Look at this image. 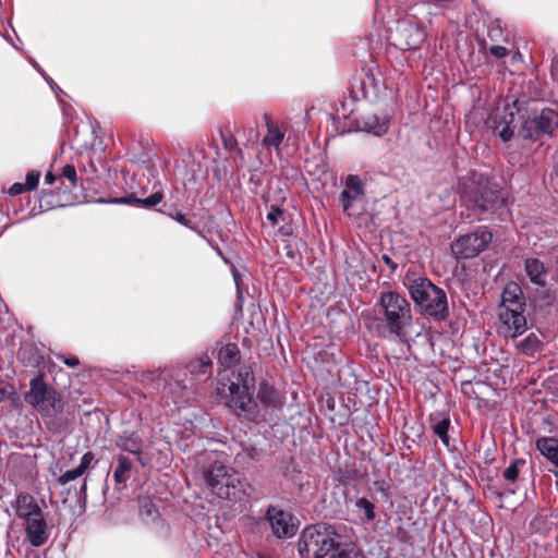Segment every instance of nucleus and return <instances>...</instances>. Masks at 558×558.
Masks as SVG:
<instances>
[{
	"label": "nucleus",
	"instance_id": "nucleus-43",
	"mask_svg": "<svg viewBox=\"0 0 558 558\" xmlns=\"http://www.w3.org/2000/svg\"><path fill=\"white\" fill-rule=\"evenodd\" d=\"M168 215L173 220L179 222L180 225H182L184 227H191V221L183 214H181V213H175V214L169 213Z\"/></svg>",
	"mask_w": 558,
	"mask_h": 558
},
{
	"label": "nucleus",
	"instance_id": "nucleus-45",
	"mask_svg": "<svg viewBox=\"0 0 558 558\" xmlns=\"http://www.w3.org/2000/svg\"><path fill=\"white\" fill-rule=\"evenodd\" d=\"M490 53L496 58H502L507 54V48L504 46H492Z\"/></svg>",
	"mask_w": 558,
	"mask_h": 558
},
{
	"label": "nucleus",
	"instance_id": "nucleus-2",
	"mask_svg": "<svg viewBox=\"0 0 558 558\" xmlns=\"http://www.w3.org/2000/svg\"><path fill=\"white\" fill-rule=\"evenodd\" d=\"M461 203L471 210L466 218L472 221L478 219V215L504 205V198L487 181L472 179L462 184Z\"/></svg>",
	"mask_w": 558,
	"mask_h": 558
},
{
	"label": "nucleus",
	"instance_id": "nucleus-18",
	"mask_svg": "<svg viewBox=\"0 0 558 558\" xmlns=\"http://www.w3.org/2000/svg\"><path fill=\"white\" fill-rule=\"evenodd\" d=\"M536 449L550 463L558 468V439L554 437H541L535 442Z\"/></svg>",
	"mask_w": 558,
	"mask_h": 558
},
{
	"label": "nucleus",
	"instance_id": "nucleus-20",
	"mask_svg": "<svg viewBox=\"0 0 558 558\" xmlns=\"http://www.w3.org/2000/svg\"><path fill=\"white\" fill-rule=\"evenodd\" d=\"M241 359V353L235 343H228L220 348L218 352V361L223 367L235 366Z\"/></svg>",
	"mask_w": 558,
	"mask_h": 558
},
{
	"label": "nucleus",
	"instance_id": "nucleus-29",
	"mask_svg": "<svg viewBox=\"0 0 558 558\" xmlns=\"http://www.w3.org/2000/svg\"><path fill=\"white\" fill-rule=\"evenodd\" d=\"M526 464L525 459L518 458L513 460L504 471V478L510 483H515L521 469Z\"/></svg>",
	"mask_w": 558,
	"mask_h": 558
},
{
	"label": "nucleus",
	"instance_id": "nucleus-5",
	"mask_svg": "<svg viewBox=\"0 0 558 558\" xmlns=\"http://www.w3.org/2000/svg\"><path fill=\"white\" fill-rule=\"evenodd\" d=\"M379 319L391 335L401 337L411 325V305L405 298L393 291L383 292L378 303Z\"/></svg>",
	"mask_w": 558,
	"mask_h": 558
},
{
	"label": "nucleus",
	"instance_id": "nucleus-36",
	"mask_svg": "<svg viewBox=\"0 0 558 558\" xmlns=\"http://www.w3.org/2000/svg\"><path fill=\"white\" fill-rule=\"evenodd\" d=\"M222 143L227 150L234 151L241 159L243 158L242 149L238 146V141L232 134L222 135Z\"/></svg>",
	"mask_w": 558,
	"mask_h": 558
},
{
	"label": "nucleus",
	"instance_id": "nucleus-27",
	"mask_svg": "<svg viewBox=\"0 0 558 558\" xmlns=\"http://www.w3.org/2000/svg\"><path fill=\"white\" fill-rule=\"evenodd\" d=\"M257 451L253 447H242L234 456V463L238 466L246 468L252 465L256 459Z\"/></svg>",
	"mask_w": 558,
	"mask_h": 558
},
{
	"label": "nucleus",
	"instance_id": "nucleus-31",
	"mask_svg": "<svg viewBox=\"0 0 558 558\" xmlns=\"http://www.w3.org/2000/svg\"><path fill=\"white\" fill-rule=\"evenodd\" d=\"M355 508L363 511L362 519L371 522L376 518L375 505L365 497H361L355 501Z\"/></svg>",
	"mask_w": 558,
	"mask_h": 558
},
{
	"label": "nucleus",
	"instance_id": "nucleus-40",
	"mask_svg": "<svg viewBox=\"0 0 558 558\" xmlns=\"http://www.w3.org/2000/svg\"><path fill=\"white\" fill-rule=\"evenodd\" d=\"M57 359L59 361H62L65 365H68L69 367H76L80 365V360L77 356L75 355H63V354H58L57 355Z\"/></svg>",
	"mask_w": 558,
	"mask_h": 558
},
{
	"label": "nucleus",
	"instance_id": "nucleus-25",
	"mask_svg": "<svg viewBox=\"0 0 558 558\" xmlns=\"http://www.w3.org/2000/svg\"><path fill=\"white\" fill-rule=\"evenodd\" d=\"M257 397L262 403L269 407H278L281 404L278 392L274 389V387L266 383L260 384Z\"/></svg>",
	"mask_w": 558,
	"mask_h": 558
},
{
	"label": "nucleus",
	"instance_id": "nucleus-7",
	"mask_svg": "<svg viewBox=\"0 0 558 558\" xmlns=\"http://www.w3.org/2000/svg\"><path fill=\"white\" fill-rule=\"evenodd\" d=\"M25 400L35 407L39 412L60 413L63 410V403L59 395L49 389L44 383L41 376L31 380V390L25 395Z\"/></svg>",
	"mask_w": 558,
	"mask_h": 558
},
{
	"label": "nucleus",
	"instance_id": "nucleus-48",
	"mask_svg": "<svg viewBox=\"0 0 558 558\" xmlns=\"http://www.w3.org/2000/svg\"><path fill=\"white\" fill-rule=\"evenodd\" d=\"M551 76L558 82V56L554 57L551 62Z\"/></svg>",
	"mask_w": 558,
	"mask_h": 558
},
{
	"label": "nucleus",
	"instance_id": "nucleus-10",
	"mask_svg": "<svg viewBox=\"0 0 558 558\" xmlns=\"http://www.w3.org/2000/svg\"><path fill=\"white\" fill-rule=\"evenodd\" d=\"M524 310L499 308L497 331L505 338H517L525 332L526 318Z\"/></svg>",
	"mask_w": 558,
	"mask_h": 558
},
{
	"label": "nucleus",
	"instance_id": "nucleus-34",
	"mask_svg": "<svg viewBox=\"0 0 558 558\" xmlns=\"http://www.w3.org/2000/svg\"><path fill=\"white\" fill-rule=\"evenodd\" d=\"M163 198L162 192L158 191L146 198H134L133 202L140 204L142 207L150 208L158 205Z\"/></svg>",
	"mask_w": 558,
	"mask_h": 558
},
{
	"label": "nucleus",
	"instance_id": "nucleus-38",
	"mask_svg": "<svg viewBox=\"0 0 558 558\" xmlns=\"http://www.w3.org/2000/svg\"><path fill=\"white\" fill-rule=\"evenodd\" d=\"M40 173L37 171H31L26 175V182L24 183L28 191H33L37 187L39 182Z\"/></svg>",
	"mask_w": 558,
	"mask_h": 558
},
{
	"label": "nucleus",
	"instance_id": "nucleus-44",
	"mask_svg": "<svg viewBox=\"0 0 558 558\" xmlns=\"http://www.w3.org/2000/svg\"><path fill=\"white\" fill-rule=\"evenodd\" d=\"M25 191H28V189L26 187V185L24 183H14L10 189H9V193L10 195L12 196H16V195H20L22 194L23 192Z\"/></svg>",
	"mask_w": 558,
	"mask_h": 558
},
{
	"label": "nucleus",
	"instance_id": "nucleus-26",
	"mask_svg": "<svg viewBox=\"0 0 558 558\" xmlns=\"http://www.w3.org/2000/svg\"><path fill=\"white\" fill-rule=\"evenodd\" d=\"M518 350L525 355H533L542 348V342L535 333H530L517 344Z\"/></svg>",
	"mask_w": 558,
	"mask_h": 558
},
{
	"label": "nucleus",
	"instance_id": "nucleus-12",
	"mask_svg": "<svg viewBox=\"0 0 558 558\" xmlns=\"http://www.w3.org/2000/svg\"><path fill=\"white\" fill-rule=\"evenodd\" d=\"M525 124L533 128L536 133L553 134L558 126V112L550 108H544L536 112Z\"/></svg>",
	"mask_w": 558,
	"mask_h": 558
},
{
	"label": "nucleus",
	"instance_id": "nucleus-32",
	"mask_svg": "<svg viewBox=\"0 0 558 558\" xmlns=\"http://www.w3.org/2000/svg\"><path fill=\"white\" fill-rule=\"evenodd\" d=\"M450 426L449 417H442L441 420L433 423V432L440 438L445 446H449L448 429Z\"/></svg>",
	"mask_w": 558,
	"mask_h": 558
},
{
	"label": "nucleus",
	"instance_id": "nucleus-6",
	"mask_svg": "<svg viewBox=\"0 0 558 558\" xmlns=\"http://www.w3.org/2000/svg\"><path fill=\"white\" fill-rule=\"evenodd\" d=\"M254 376L250 367H242L236 374V381L229 386L228 407L238 415L250 416L256 413L257 404L253 399Z\"/></svg>",
	"mask_w": 558,
	"mask_h": 558
},
{
	"label": "nucleus",
	"instance_id": "nucleus-15",
	"mask_svg": "<svg viewBox=\"0 0 558 558\" xmlns=\"http://www.w3.org/2000/svg\"><path fill=\"white\" fill-rule=\"evenodd\" d=\"M263 120L267 128V133L263 140V144L266 146L279 147L284 138V131L269 113H264Z\"/></svg>",
	"mask_w": 558,
	"mask_h": 558
},
{
	"label": "nucleus",
	"instance_id": "nucleus-30",
	"mask_svg": "<svg viewBox=\"0 0 558 558\" xmlns=\"http://www.w3.org/2000/svg\"><path fill=\"white\" fill-rule=\"evenodd\" d=\"M161 372L158 371H145L140 374V381L145 385L149 386L156 390L160 389L162 383L160 378Z\"/></svg>",
	"mask_w": 558,
	"mask_h": 558
},
{
	"label": "nucleus",
	"instance_id": "nucleus-42",
	"mask_svg": "<svg viewBox=\"0 0 558 558\" xmlns=\"http://www.w3.org/2000/svg\"><path fill=\"white\" fill-rule=\"evenodd\" d=\"M43 512V510H37L35 512H22V513H17V518L22 519L25 524H28L32 520H34L36 517H38L40 513Z\"/></svg>",
	"mask_w": 558,
	"mask_h": 558
},
{
	"label": "nucleus",
	"instance_id": "nucleus-9",
	"mask_svg": "<svg viewBox=\"0 0 558 558\" xmlns=\"http://www.w3.org/2000/svg\"><path fill=\"white\" fill-rule=\"evenodd\" d=\"M424 39V31L417 24L409 21L399 22L389 34V41L400 50H415L420 48Z\"/></svg>",
	"mask_w": 558,
	"mask_h": 558
},
{
	"label": "nucleus",
	"instance_id": "nucleus-28",
	"mask_svg": "<svg viewBox=\"0 0 558 558\" xmlns=\"http://www.w3.org/2000/svg\"><path fill=\"white\" fill-rule=\"evenodd\" d=\"M335 558H365V556L355 545H341L338 541Z\"/></svg>",
	"mask_w": 558,
	"mask_h": 558
},
{
	"label": "nucleus",
	"instance_id": "nucleus-11",
	"mask_svg": "<svg viewBox=\"0 0 558 558\" xmlns=\"http://www.w3.org/2000/svg\"><path fill=\"white\" fill-rule=\"evenodd\" d=\"M266 517L269 521L272 533L278 538H289L296 533L298 527L293 523L290 513L277 507H269Z\"/></svg>",
	"mask_w": 558,
	"mask_h": 558
},
{
	"label": "nucleus",
	"instance_id": "nucleus-13",
	"mask_svg": "<svg viewBox=\"0 0 558 558\" xmlns=\"http://www.w3.org/2000/svg\"><path fill=\"white\" fill-rule=\"evenodd\" d=\"M25 534L34 547H40L48 541L49 530L43 512L28 524H25Z\"/></svg>",
	"mask_w": 558,
	"mask_h": 558
},
{
	"label": "nucleus",
	"instance_id": "nucleus-21",
	"mask_svg": "<svg viewBox=\"0 0 558 558\" xmlns=\"http://www.w3.org/2000/svg\"><path fill=\"white\" fill-rule=\"evenodd\" d=\"M386 117H378L376 114L365 116L363 118V130L377 136H381L388 130Z\"/></svg>",
	"mask_w": 558,
	"mask_h": 558
},
{
	"label": "nucleus",
	"instance_id": "nucleus-23",
	"mask_svg": "<svg viewBox=\"0 0 558 558\" xmlns=\"http://www.w3.org/2000/svg\"><path fill=\"white\" fill-rule=\"evenodd\" d=\"M15 514L41 510L36 499L28 493H20L13 504Z\"/></svg>",
	"mask_w": 558,
	"mask_h": 558
},
{
	"label": "nucleus",
	"instance_id": "nucleus-39",
	"mask_svg": "<svg viewBox=\"0 0 558 558\" xmlns=\"http://www.w3.org/2000/svg\"><path fill=\"white\" fill-rule=\"evenodd\" d=\"M62 177L66 178L73 185L77 182L76 170L71 165H65L62 169Z\"/></svg>",
	"mask_w": 558,
	"mask_h": 558
},
{
	"label": "nucleus",
	"instance_id": "nucleus-1",
	"mask_svg": "<svg viewBox=\"0 0 558 558\" xmlns=\"http://www.w3.org/2000/svg\"><path fill=\"white\" fill-rule=\"evenodd\" d=\"M339 534L326 523L305 527L298 541V551L302 558H335Z\"/></svg>",
	"mask_w": 558,
	"mask_h": 558
},
{
	"label": "nucleus",
	"instance_id": "nucleus-14",
	"mask_svg": "<svg viewBox=\"0 0 558 558\" xmlns=\"http://www.w3.org/2000/svg\"><path fill=\"white\" fill-rule=\"evenodd\" d=\"M524 305L521 288L514 282H509L501 294L499 308L524 310Z\"/></svg>",
	"mask_w": 558,
	"mask_h": 558
},
{
	"label": "nucleus",
	"instance_id": "nucleus-3",
	"mask_svg": "<svg viewBox=\"0 0 558 558\" xmlns=\"http://www.w3.org/2000/svg\"><path fill=\"white\" fill-rule=\"evenodd\" d=\"M409 293L418 310L436 319L442 320L448 316L446 292L427 278H416L409 284Z\"/></svg>",
	"mask_w": 558,
	"mask_h": 558
},
{
	"label": "nucleus",
	"instance_id": "nucleus-4",
	"mask_svg": "<svg viewBox=\"0 0 558 558\" xmlns=\"http://www.w3.org/2000/svg\"><path fill=\"white\" fill-rule=\"evenodd\" d=\"M204 476L206 484L219 498L238 500L245 495L243 475L220 461H215Z\"/></svg>",
	"mask_w": 558,
	"mask_h": 558
},
{
	"label": "nucleus",
	"instance_id": "nucleus-22",
	"mask_svg": "<svg viewBox=\"0 0 558 558\" xmlns=\"http://www.w3.org/2000/svg\"><path fill=\"white\" fill-rule=\"evenodd\" d=\"M189 372L199 379L210 377L213 371V363L206 355L197 357L187 364Z\"/></svg>",
	"mask_w": 558,
	"mask_h": 558
},
{
	"label": "nucleus",
	"instance_id": "nucleus-46",
	"mask_svg": "<svg viewBox=\"0 0 558 558\" xmlns=\"http://www.w3.org/2000/svg\"><path fill=\"white\" fill-rule=\"evenodd\" d=\"M499 136L504 142H508L513 136V130L507 125L499 132Z\"/></svg>",
	"mask_w": 558,
	"mask_h": 558
},
{
	"label": "nucleus",
	"instance_id": "nucleus-8",
	"mask_svg": "<svg viewBox=\"0 0 558 558\" xmlns=\"http://www.w3.org/2000/svg\"><path fill=\"white\" fill-rule=\"evenodd\" d=\"M493 235L486 229L480 228L473 233L458 238L451 243V251L459 259L476 257L492 242Z\"/></svg>",
	"mask_w": 558,
	"mask_h": 558
},
{
	"label": "nucleus",
	"instance_id": "nucleus-51",
	"mask_svg": "<svg viewBox=\"0 0 558 558\" xmlns=\"http://www.w3.org/2000/svg\"><path fill=\"white\" fill-rule=\"evenodd\" d=\"M82 489H84V490L86 489V482L83 484Z\"/></svg>",
	"mask_w": 558,
	"mask_h": 558
},
{
	"label": "nucleus",
	"instance_id": "nucleus-24",
	"mask_svg": "<svg viewBox=\"0 0 558 558\" xmlns=\"http://www.w3.org/2000/svg\"><path fill=\"white\" fill-rule=\"evenodd\" d=\"M117 461L118 464L113 472L114 482L117 484H125L131 476L132 461L123 454H119Z\"/></svg>",
	"mask_w": 558,
	"mask_h": 558
},
{
	"label": "nucleus",
	"instance_id": "nucleus-19",
	"mask_svg": "<svg viewBox=\"0 0 558 558\" xmlns=\"http://www.w3.org/2000/svg\"><path fill=\"white\" fill-rule=\"evenodd\" d=\"M525 271L530 280L539 287L546 284V270L544 264L537 258H527L525 260Z\"/></svg>",
	"mask_w": 558,
	"mask_h": 558
},
{
	"label": "nucleus",
	"instance_id": "nucleus-49",
	"mask_svg": "<svg viewBox=\"0 0 558 558\" xmlns=\"http://www.w3.org/2000/svg\"><path fill=\"white\" fill-rule=\"evenodd\" d=\"M54 181H56V177H54L51 172H48V173L45 175V182H46L47 184H52Z\"/></svg>",
	"mask_w": 558,
	"mask_h": 558
},
{
	"label": "nucleus",
	"instance_id": "nucleus-50",
	"mask_svg": "<svg viewBox=\"0 0 558 558\" xmlns=\"http://www.w3.org/2000/svg\"><path fill=\"white\" fill-rule=\"evenodd\" d=\"M111 202H112V203H125V202H129V199H126V198H120V199H117V198H116V199H112Z\"/></svg>",
	"mask_w": 558,
	"mask_h": 558
},
{
	"label": "nucleus",
	"instance_id": "nucleus-37",
	"mask_svg": "<svg viewBox=\"0 0 558 558\" xmlns=\"http://www.w3.org/2000/svg\"><path fill=\"white\" fill-rule=\"evenodd\" d=\"M374 487H375L376 492L379 493L386 499L391 497V494H392L391 481H387V480L375 481Z\"/></svg>",
	"mask_w": 558,
	"mask_h": 558
},
{
	"label": "nucleus",
	"instance_id": "nucleus-33",
	"mask_svg": "<svg viewBox=\"0 0 558 558\" xmlns=\"http://www.w3.org/2000/svg\"><path fill=\"white\" fill-rule=\"evenodd\" d=\"M362 195H354V192L352 191H345L343 190L340 194L339 202L342 207V210L344 213H348L351 215L350 209L353 205V203L357 199H360Z\"/></svg>",
	"mask_w": 558,
	"mask_h": 558
},
{
	"label": "nucleus",
	"instance_id": "nucleus-35",
	"mask_svg": "<svg viewBox=\"0 0 558 558\" xmlns=\"http://www.w3.org/2000/svg\"><path fill=\"white\" fill-rule=\"evenodd\" d=\"M345 191L354 192V195H363V184L357 175H349L345 180Z\"/></svg>",
	"mask_w": 558,
	"mask_h": 558
},
{
	"label": "nucleus",
	"instance_id": "nucleus-47",
	"mask_svg": "<svg viewBox=\"0 0 558 558\" xmlns=\"http://www.w3.org/2000/svg\"><path fill=\"white\" fill-rule=\"evenodd\" d=\"M13 393V389L10 385L0 387V401L7 400Z\"/></svg>",
	"mask_w": 558,
	"mask_h": 558
},
{
	"label": "nucleus",
	"instance_id": "nucleus-17",
	"mask_svg": "<svg viewBox=\"0 0 558 558\" xmlns=\"http://www.w3.org/2000/svg\"><path fill=\"white\" fill-rule=\"evenodd\" d=\"M116 446L123 451H128L130 453L136 454L138 462L142 465H145V463L141 457L142 446H143L142 439L137 435H135V434L121 435L117 439Z\"/></svg>",
	"mask_w": 558,
	"mask_h": 558
},
{
	"label": "nucleus",
	"instance_id": "nucleus-16",
	"mask_svg": "<svg viewBox=\"0 0 558 558\" xmlns=\"http://www.w3.org/2000/svg\"><path fill=\"white\" fill-rule=\"evenodd\" d=\"M95 456L92 451H87L81 458L80 464L73 469L64 472L59 476L58 482L60 485H66L68 483L81 477L92 465Z\"/></svg>",
	"mask_w": 558,
	"mask_h": 558
},
{
	"label": "nucleus",
	"instance_id": "nucleus-41",
	"mask_svg": "<svg viewBox=\"0 0 558 558\" xmlns=\"http://www.w3.org/2000/svg\"><path fill=\"white\" fill-rule=\"evenodd\" d=\"M282 215L283 211L280 208L271 207L267 214V219L271 222V225H277Z\"/></svg>",
	"mask_w": 558,
	"mask_h": 558
}]
</instances>
